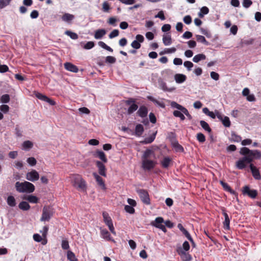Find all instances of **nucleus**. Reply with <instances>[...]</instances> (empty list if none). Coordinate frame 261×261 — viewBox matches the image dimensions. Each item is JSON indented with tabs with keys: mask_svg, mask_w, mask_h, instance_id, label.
<instances>
[{
	"mask_svg": "<svg viewBox=\"0 0 261 261\" xmlns=\"http://www.w3.org/2000/svg\"><path fill=\"white\" fill-rule=\"evenodd\" d=\"M230 140L233 142H239L241 141L242 138L234 132H232Z\"/></svg>",
	"mask_w": 261,
	"mask_h": 261,
	"instance_id": "36",
	"label": "nucleus"
},
{
	"mask_svg": "<svg viewBox=\"0 0 261 261\" xmlns=\"http://www.w3.org/2000/svg\"><path fill=\"white\" fill-rule=\"evenodd\" d=\"M18 207L20 209L23 211H28L30 208V205L26 201H22L21 202L19 205Z\"/></svg>",
	"mask_w": 261,
	"mask_h": 261,
	"instance_id": "28",
	"label": "nucleus"
},
{
	"mask_svg": "<svg viewBox=\"0 0 261 261\" xmlns=\"http://www.w3.org/2000/svg\"><path fill=\"white\" fill-rule=\"evenodd\" d=\"M164 219L162 217H159L156 218L155 220L151 223V224L152 226L156 227L158 225H160L164 223Z\"/></svg>",
	"mask_w": 261,
	"mask_h": 261,
	"instance_id": "34",
	"label": "nucleus"
},
{
	"mask_svg": "<svg viewBox=\"0 0 261 261\" xmlns=\"http://www.w3.org/2000/svg\"><path fill=\"white\" fill-rule=\"evenodd\" d=\"M240 153L241 155H247L252 160V162L254 159H259L261 158V152L258 150H250L246 147L241 148Z\"/></svg>",
	"mask_w": 261,
	"mask_h": 261,
	"instance_id": "3",
	"label": "nucleus"
},
{
	"mask_svg": "<svg viewBox=\"0 0 261 261\" xmlns=\"http://www.w3.org/2000/svg\"><path fill=\"white\" fill-rule=\"evenodd\" d=\"M94 42L93 41H89L84 45L83 48L85 49H90L94 46Z\"/></svg>",
	"mask_w": 261,
	"mask_h": 261,
	"instance_id": "47",
	"label": "nucleus"
},
{
	"mask_svg": "<svg viewBox=\"0 0 261 261\" xmlns=\"http://www.w3.org/2000/svg\"><path fill=\"white\" fill-rule=\"evenodd\" d=\"M200 124L201 126L206 132H207L208 133H211L212 132V129L209 126L208 124L205 122L204 120H201L200 121Z\"/></svg>",
	"mask_w": 261,
	"mask_h": 261,
	"instance_id": "25",
	"label": "nucleus"
},
{
	"mask_svg": "<svg viewBox=\"0 0 261 261\" xmlns=\"http://www.w3.org/2000/svg\"><path fill=\"white\" fill-rule=\"evenodd\" d=\"M144 132V128L142 124H137L135 128V133L137 136H140Z\"/></svg>",
	"mask_w": 261,
	"mask_h": 261,
	"instance_id": "27",
	"label": "nucleus"
},
{
	"mask_svg": "<svg viewBox=\"0 0 261 261\" xmlns=\"http://www.w3.org/2000/svg\"><path fill=\"white\" fill-rule=\"evenodd\" d=\"M96 156L98 157L102 162L105 163L107 162V159L103 151L100 150L97 151Z\"/></svg>",
	"mask_w": 261,
	"mask_h": 261,
	"instance_id": "33",
	"label": "nucleus"
},
{
	"mask_svg": "<svg viewBox=\"0 0 261 261\" xmlns=\"http://www.w3.org/2000/svg\"><path fill=\"white\" fill-rule=\"evenodd\" d=\"M252 4L251 0H244L243 2V6L246 8H249Z\"/></svg>",
	"mask_w": 261,
	"mask_h": 261,
	"instance_id": "60",
	"label": "nucleus"
},
{
	"mask_svg": "<svg viewBox=\"0 0 261 261\" xmlns=\"http://www.w3.org/2000/svg\"><path fill=\"white\" fill-rule=\"evenodd\" d=\"M64 67L66 70L74 73H76L79 71L78 68L75 65L69 62L64 64Z\"/></svg>",
	"mask_w": 261,
	"mask_h": 261,
	"instance_id": "14",
	"label": "nucleus"
},
{
	"mask_svg": "<svg viewBox=\"0 0 261 261\" xmlns=\"http://www.w3.org/2000/svg\"><path fill=\"white\" fill-rule=\"evenodd\" d=\"M170 105H171V107H172L173 108H176V109L179 110V111H180L181 112L185 108V107H184L181 105H179L178 103H177V102H176L175 101H171L170 103Z\"/></svg>",
	"mask_w": 261,
	"mask_h": 261,
	"instance_id": "41",
	"label": "nucleus"
},
{
	"mask_svg": "<svg viewBox=\"0 0 261 261\" xmlns=\"http://www.w3.org/2000/svg\"><path fill=\"white\" fill-rule=\"evenodd\" d=\"M26 199L28 200L30 202L33 203H36L38 202V198L34 195H29L27 198Z\"/></svg>",
	"mask_w": 261,
	"mask_h": 261,
	"instance_id": "43",
	"label": "nucleus"
},
{
	"mask_svg": "<svg viewBox=\"0 0 261 261\" xmlns=\"http://www.w3.org/2000/svg\"><path fill=\"white\" fill-rule=\"evenodd\" d=\"M200 31L202 34L205 35L207 38H211L212 37L211 33L206 29L203 28H200Z\"/></svg>",
	"mask_w": 261,
	"mask_h": 261,
	"instance_id": "52",
	"label": "nucleus"
},
{
	"mask_svg": "<svg viewBox=\"0 0 261 261\" xmlns=\"http://www.w3.org/2000/svg\"><path fill=\"white\" fill-rule=\"evenodd\" d=\"M0 109L3 112L6 113L9 110V107L6 105H3L1 106Z\"/></svg>",
	"mask_w": 261,
	"mask_h": 261,
	"instance_id": "64",
	"label": "nucleus"
},
{
	"mask_svg": "<svg viewBox=\"0 0 261 261\" xmlns=\"http://www.w3.org/2000/svg\"><path fill=\"white\" fill-rule=\"evenodd\" d=\"M61 245L62 249L64 250L68 249L69 248L68 242L67 240H63Z\"/></svg>",
	"mask_w": 261,
	"mask_h": 261,
	"instance_id": "61",
	"label": "nucleus"
},
{
	"mask_svg": "<svg viewBox=\"0 0 261 261\" xmlns=\"http://www.w3.org/2000/svg\"><path fill=\"white\" fill-rule=\"evenodd\" d=\"M11 0H0V9L9 5Z\"/></svg>",
	"mask_w": 261,
	"mask_h": 261,
	"instance_id": "46",
	"label": "nucleus"
},
{
	"mask_svg": "<svg viewBox=\"0 0 261 261\" xmlns=\"http://www.w3.org/2000/svg\"><path fill=\"white\" fill-rule=\"evenodd\" d=\"M119 31L118 30H114L111 33L109 34V37L110 38L112 39L114 37H116L119 35Z\"/></svg>",
	"mask_w": 261,
	"mask_h": 261,
	"instance_id": "57",
	"label": "nucleus"
},
{
	"mask_svg": "<svg viewBox=\"0 0 261 261\" xmlns=\"http://www.w3.org/2000/svg\"><path fill=\"white\" fill-rule=\"evenodd\" d=\"M100 232L101 235L103 239H106L108 241L112 240L110 234L107 230L102 229Z\"/></svg>",
	"mask_w": 261,
	"mask_h": 261,
	"instance_id": "31",
	"label": "nucleus"
},
{
	"mask_svg": "<svg viewBox=\"0 0 261 261\" xmlns=\"http://www.w3.org/2000/svg\"><path fill=\"white\" fill-rule=\"evenodd\" d=\"M131 46L133 48L137 49L141 47V44L139 42H138V41L135 40L132 42Z\"/></svg>",
	"mask_w": 261,
	"mask_h": 261,
	"instance_id": "51",
	"label": "nucleus"
},
{
	"mask_svg": "<svg viewBox=\"0 0 261 261\" xmlns=\"http://www.w3.org/2000/svg\"><path fill=\"white\" fill-rule=\"evenodd\" d=\"M250 168L251 170V171L252 172V175L253 177L255 179H260L261 176L260 174V173L259 172V170L256 168V167H255L253 164H250Z\"/></svg>",
	"mask_w": 261,
	"mask_h": 261,
	"instance_id": "12",
	"label": "nucleus"
},
{
	"mask_svg": "<svg viewBox=\"0 0 261 261\" xmlns=\"http://www.w3.org/2000/svg\"><path fill=\"white\" fill-rule=\"evenodd\" d=\"M124 210L125 211L129 214H134L135 213V209L133 206L130 205H126L124 207Z\"/></svg>",
	"mask_w": 261,
	"mask_h": 261,
	"instance_id": "53",
	"label": "nucleus"
},
{
	"mask_svg": "<svg viewBox=\"0 0 261 261\" xmlns=\"http://www.w3.org/2000/svg\"><path fill=\"white\" fill-rule=\"evenodd\" d=\"M125 104L128 106L127 113L128 115H130L135 112L138 108V105L136 103V101L133 98H129L125 101Z\"/></svg>",
	"mask_w": 261,
	"mask_h": 261,
	"instance_id": "6",
	"label": "nucleus"
},
{
	"mask_svg": "<svg viewBox=\"0 0 261 261\" xmlns=\"http://www.w3.org/2000/svg\"><path fill=\"white\" fill-rule=\"evenodd\" d=\"M216 115L217 117L222 121L224 126L227 127L230 126V121L228 117L223 116L218 111L216 112Z\"/></svg>",
	"mask_w": 261,
	"mask_h": 261,
	"instance_id": "11",
	"label": "nucleus"
},
{
	"mask_svg": "<svg viewBox=\"0 0 261 261\" xmlns=\"http://www.w3.org/2000/svg\"><path fill=\"white\" fill-rule=\"evenodd\" d=\"M173 114L175 117L180 118L181 120L183 121L185 119V116L184 115V114L182 113V112L180 111H177V110L174 111L173 112Z\"/></svg>",
	"mask_w": 261,
	"mask_h": 261,
	"instance_id": "42",
	"label": "nucleus"
},
{
	"mask_svg": "<svg viewBox=\"0 0 261 261\" xmlns=\"http://www.w3.org/2000/svg\"><path fill=\"white\" fill-rule=\"evenodd\" d=\"M197 139L199 142L203 143L205 141V137L203 134L199 133L197 134Z\"/></svg>",
	"mask_w": 261,
	"mask_h": 261,
	"instance_id": "48",
	"label": "nucleus"
},
{
	"mask_svg": "<svg viewBox=\"0 0 261 261\" xmlns=\"http://www.w3.org/2000/svg\"><path fill=\"white\" fill-rule=\"evenodd\" d=\"M106 62L111 63V64H114L116 62V59L115 57L112 56H108L106 57Z\"/></svg>",
	"mask_w": 261,
	"mask_h": 261,
	"instance_id": "56",
	"label": "nucleus"
},
{
	"mask_svg": "<svg viewBox=\"0 0 261 261\" xmlns=\"http://www.w3.org/2000/svg\"><path fill=\"white\" fill-rule=\"evenodd\" d=\"M187 77L182 74L177 73L174 75V79L177 83H182L186 80Z\"/></svg>",
	"mask_w": 261,
	"mask_h": 261,
	"instance_id": "18",
	"label": "nucleus"
},
{
	"mask_svg": "<svg viewBox=\"0 0 261 261\" xmlns=\"http://www.w3.org/2000/svg\"><path fill=\"white\" fill-rule=\"evenodd\" d=\"M196 37L197 41L201 42L206 45H208V42L206 40L204 36L197 35L196 36Z\"/></svg>",
	"mask_w": 261,
	"mask_h": 261,
	"instance_id": "40",
	"label": "nucleus"
},
{
	"mask_svg": "<svg viewBox=\"0 0 261 261\" xmlns=\"http://www.w3.org/2000/svg\"><path fill=\"white\" fill-rule=\"evenodd\" d=\"M71 183L74 187L79 191L85 192L86 190V181L79 174L72 175L71 177Z\"/></svg>",
	"mask_w": 261,
	"mask_h": 261,
	"instance_id": "1",
	"label": "nucleus"
},
{
	"mask_svg": "<svg viewBox=\"0 0 261 261\" xmlns=\"http://www.w3.org/2000/svg\"><path fill=\"white\" fill-rule=\"evenodd\" d=\"M27 162L31 166H33L36 164L37 161L33 157H30L28 158Z\"/></svg>",
	"mask_w": 261,
	"mask_h": 261,
	"instance_id": "54",
	"label": "nucleus"
},
{
	"mask_svg": "<svg viewBox=\"0 0 261 261\" xmlns=\"http://www.w3.org/2000/svg\"><path fill=\"white\" fill-rule=\"evenodd\" d=\"M33 146V143L30 141H25L22 143L23 148L25 150H29Z\"/></svg>",
	"mask_w": 261,
	"mask_h": 261,
	"instance_id": "35",
	"label": "nucleus"
},
{
	"mask_svg": "<svg viewBox=\"0 0 261 261\" xmlns=\"http://www.w3.org/2000/svg\"><path fill=\"white\" fill-rule=\"evenodd\" d=\"M163 42L165 45H169L171 44V37L170 35H165L163 36Z\"/></svg>",
	"mask_w": 261,
	"mask_h": 261,
	"instance_id": "30",
	"label": "nucleus"
},
{
	"mask_svg": "<svg viewBox=\"0 0 261 261\" xmlns=\"http://www.w3.org/2000/svg\"><path fill=\"white\" fill-rule=\"evenodd\" d=\"M177 252L179 255H180L182 258L183 260H189L191 259L190 255L187 253L181 247H179L177 249Z\"/></svg>",
	"mask_w": 261,
	"mask_h": 261,
	"instance_id": "13",
	"label": "nucleus"
},
{
	"mask_svg": "<svg viewBox=\"0 0 261 261\" xmlns=\"http://www.w3.org/2000/svg\"><path fill=\"white\" fill-rule=\"evenodd\" d=\"M220 184L221 185V186L223 187V188H224V189L226 191H227L228 192H229L230 193H234V192L231 190V189L230 188V187L228 186V185L223 181H220Z\"/></svg>",
	"mask_w": 261,
	"mask_h": 261,
	"instance_id": "39",
	"label": "nucleus"
},
{
	"mask_svg": "<svg viewBox=\"0 0 261 261\" xmlns=\"http://www.w3.org/2000/svg\"><path fill=\"white\" fill-rule=\"evenodd\" d=\"M137 192L138 194L142 201L145 204L149 205L150 200L148 192L144 189H138Z\"/></svg>",
	"mask_w": 261,
	"mask_h": 261,
	"instance_id": "5",
	"label": "nucleus"
},
{
	"mask_svg": "<svg viewBox=\"0 0 261 261\" xmlns=\"http://www.w3.org/2000/svg\"><path fill=\"white\" fill-rule=\"evenodd\" d=\"M242 193L244 195H247L252 198H255L257 194V192L255 190H251L249 186H245L242 190Z\"/></svg>",
	"mask_w": 261,
	"mask_h": 261,
	"instance_id": "9",
	"label": "nucleus"
},
{
	"mask_svg": "<svg viewBox=\"0 0 261 261\" xmlns=\"http://www.w3.org/2000/svg\"><path fill=\"white\" fill-rule=\"evenodd\" d=\"M7 204L11 207H14L16 205V200L14 196H9L7 199Z\"/></svg>",
	"mask_w": 261,
	"mask_h": 261,
	"instance_id": "23",
	"label": "nucleus"
},
{
	"mask_svg": "<svg viewBox=\"0 0 261 261\" xmlns=\"http://www.w3.org/2000/svg\"><path fill=\"white\" fill-rule=\"evenodd\" d=\"M183 20L186 24H189L192 22V18L190 15H186L184 17Z\"/></svg>",
	"mask_w": 261,
	"mask_h": 261,
	"instance_id": "59",
	"label": "nucleus"
},
{
	"mask_svg": "<svg viewBox=\"0 0 261 261\" xmlns=\"http://www.w3.org/2000/svg\"><path fill=\"white\" fill-rule=\"evenodd\" d=\"M110 9V7L107 2H104L102 4V10L103 12H107Z\"/></svg>",
	"mask_w": 261,
	"mask_h": 261,
	"instance_id": "55",
	"label": "nucleus"
},
{
	"mask_svg": "<svg viewBox=\"0 0 261 261\" xmlns=\"http://www.w3.org/2000/svg\"><path fill=\"white\" fill-rule=\"evenodd\" d=\"M102 216L104 221L107 225L113 223L111 218L109 217V214L107 213L103 212Z\"/></svg>",
	"mask_w": 261,
	"mask_h": 261,
	"instance_id": "32",
	"label": "nucleus"
},
{
	"mask_svg": "<svg viewBox=\"0 0 261 261\" xmlns=\"http://www.w3.org/2000/svg\"><path fill=\"white\" fill-rule=\"evenodd\" d=\"M206 59V56L203 54H199L195 56L193 58V61L195 63H198L201 60H204Z\"/></svg>",
	"mask_w": 261,
	"mask_h": 261,
	"instance_id": "24",
	"label": "nucleus"
},
{
	"mask_svg": "<svg viewBox=\"0 0 261 261\" xmlns=\"http://www.w3.org/2000/svg\"><path fill=\"white\" fill-rule=\"evenodd\" d=\"M36 96L39 99L45 101L47 96L40 93H36Z\"/></svg>",
	"mask_w": 261,
	"mask_h": 261,
	"instance_id": "63",
	"label": "nucleus"
},
{
	"mask_svg": "<svg viewBox=\"0 0 261 261\" xmlns=\"http://www.w3.org/2000/svg\"><path fill=\"white\" fill-rule=\"evenodd\" d=\"M137 113L141 117H145L148 113L147 108L144 106H142L139 108Z\"/></svg>",
	"mask_w": 261,
	"mask_h": 261,
	"instance_id": "16",
	"label": "nucleus"
},
{
	"mask_svg": "<svg viewBox=\"0 0 261 261\" xmlns=\"http://www.w3.org/2000/svg\"><path fill=\"white\" fill-rule=\"evenodd\" d=\"M65 34L69 36L72 39H77L78 38V35L77 34L72 32L70 31H66Z\"/></svg>",
	"mask_w": 261,
	"mask_h": 261,
	"instance_id": "45",
	"label": "nucleus"
},
{
	"mask_svg": "<svg viewBox=\"0 0 261 261\" xmlns=\"http://www.w3.org/2000/svg\"><path fill=\"white\" fill-rule=\"evenodd\" d=\"M151 155H153V156H154V153L153 151H152L151 149H147L144 152V154L142 156V160L149 159Z\"/></svg>",
	"mask_w": 261,
	"mask_h": 261,
	"instance_id": "21",
	"label": "nucleus"
},
{
	"mask_svg": "<svg viewBox=\"0 0 261 261\" xmlns=\"http://www.w3.org/2000/svg\"><path fill=\"white\" fill-rule=\"evenodd\" d=\"M147 98L150 100V101H152L153 103H154L155 105L159 106V107L164 108L165 107V105L163 101H161L159 100H158L155 98H154L153 97L149 96L147 97Z\"/></svg>",
	"mask_w": 261,
	"mask_h": 261,
	"instance_id": "20",
	"label": "nucleus"
},
{
	"mask_svg": "<svg viewBox=\"0 0 261 261\" xmlns=\"http://www.w3.org/2000/svg\"><path fill=\"white\" fill-rule=\"evenodd\" d=\"M106 31L105 29H98L95 32L94 38L96 39H101L105 34Z\"/></svg>",
	"mask_w": 261,
	"mask_h": 261,
	"instance_id": "19",
	"label": "nucleus"
},
{
	"mask_svg": "<svg viewBox=\"0 0 261 261\" xmlns=\"http://www.w3.org/2000/svg\"><path fill=\"white\" fill-rule=\"evenodd\" d=\"M184 65L186 67L188 71L191 70L192 68L193 67V64L190 61H185L184 63Z\"/></svg>",
	"mask_w": 261,
	"mask_h": 261,
	"instance_id": "50",
	"label": "nucleus"
},
{
	"mask_svg": "<svg viewBox=\"0 0 261 261\" xmlns=\"http://www.w3.org/2000/svg\"><path fill=\"white\" fill-rule=\"evenodd\" d=\"M208 8L205 6H204L200 9V12L198 13V15L200 18H203L204 15L208 14Z\"/></svg>",
	"mask_w": 261,
	"mask_h": 261,
	"instance_id": "26",
	"label": "nucleus"
},
{
	"mask_svg": "<svg viewBox=\"0 0 261 261\" xmlns=\"http://www.w3.org/2000/svg\"><path fill=\"white\" fill-rule=\"evenodd\" d=\"M156 164V162L155 161L149 159L142 160V167L145 170H150L153 169Z\"/></svg>",
	"mask_w": 261,
	"mask_h": 261,
	"instance_id": "8",
	"label": "nucleus"
},
{
	"mask_svg": "<svg viewBox=\"0 0 261 261\" xmlns=\"http://www.w3.org/2000/svg\"><path fill=\"white\" fill-rule=\"evenodd\" d=\"M93 175L99 186H100L102 189L105 190L106 186L102 178L96 173H93Z\"/></svg>",
	"mask_w": 261,
	"mask_h": 261,
	"instance_id": "17",
	"label": "nucleus"
},
{
	"mask_svg": "<svg viewBox=\"0 0 261 261\" xmlns=\"http://www.w3.org/2000/svg\"><path fill=\"white\" fill-rule=\"evenodd\" d=\"M53 209L49 206H44L42 210V214L40 219L41 221H48L53 216Z\"/></svg>",
	"mask_w": 261,
	"mask_h": 261,
	"instance_id": "4",
	"label": "nucleus"
},
{
	"mask_svg": "<svg viewBox=\"0 0 261 261\" xmlns=\"http://www.w3.org/2000/svg\"><path fill=\"white\" fill-rule=\"evenodd\" d=\"M230 223V219H225L224 221L223 222L224 228L226 230H228L230 228L229 227Z\"/></svg>",
	"mask_w": 261,
	"mask_h": 261,
	"instance_id": "58",
	"label": "nucleus"
},
{
	"mask_svg": "<svg viewBox=\"0 0 261 261\" xmlns=\"http://www.w3.org/2000/svg\"><path fill=\"white\" fill-rule=\"evenodd\" d=\"M1 100L3 103H8L10 101V96L8 94H6L2 96Z\"/></svg>",
	"mask_w": 261,
	"mask_h": 261,
	"instance_id": "49",
	"label": "nucleus"
},
{
	"mask_svg": "<svg viewBox=\"0 0 261 261\" xmlns=\"http://www.w3.org/2000/svg\"><path fill=\"white\" fill-rule=\"evenodd\" d=\"M74 18V16L69 13H65L62 16V19L64 21H69Z\"/></svg>",
	"mask_w": 261,
	"mask_h": 261,
	"instance_id": "38",
	"label": "nucleus"
},
{
	"mask_svg": "<svg viewBox=\"0 0 261 261\" xmlns=\"http://www.w3.org/2000/svg\"><path fill=\"white\" fill-rule=\"evenodd\" d=\"M156 134V132L153 133L151 136L146 138L142 143L143 144H149L152 143L155 139Z\"/></svg>",
	"mask_w": 261,
	"mask_h": 261,
	"instance_id": "29",
	"label": "nucleus"
},
{
	"mask_svg": "<svg viewBox=\"0 0 261 261\" xmlns=\"http://www.w3.org/2000/svg\"><path fill=\"white\" fill-rule=\"evenodd\" d=\"M244 156L236 162V167L238 169L242 170L244 169L246 166V163H250L252 162V160L249 158L247 155H244Z\"/></svg>",
	"mask_w": 261,
	"mask_h": 261,
	"instance_id": "7",
	"label": "nucleus"
},
{
	"mask_svg": "<svg viewBox=\"0 0 261 261\" xmlns=\"http://www.w3.org/2000/svg\"><path fill=\"white\" fill-rule=\"evenodd\" d=\"M67 259L70 261H77L74 253L71 251H68L67 254Z\"/></svg>",
	"mask_w": 261,
	"mask_h": 261,
	"instance_id": "37",
	"label": "nucleus"
},
{
	"mask_svg": "<svg viewBox=\"0 0 261 261\" xmlns=\"http://www.w3.org/2000/svg\"><path fill=\"white\" fill-rule=\"evenodd\" d=\"M96 164L98 168L99 173L102 176H106V167L100 161H97Z\"/></svg>",
	"mask_w": 261,
	"mask_h": 261,
	"instance_id": "15",
	"label": "nucleus"
},
{
	"mask_svg": "<svg viewBox=\"0 0 261 261\" xmlns=\"http://www.w3.org/2000/svg\"><path fill=\"white\" fill-rule=\"evenodd\" d=\"M210 74L211 78L213 79V80L215 81H217L219 80V75L218 73L214 71H212Z\"/></svg>",
	"mask_w": 261,
	"mask_h": 261,
	"instance_id": "62",
	"label": "nucleus"
},
{
	"mask_svg": "<svg viewBox=\"0 0 261 261\" xmlns=\"http://www.w3.org/2000/svg\"><path fill=\"white\" fill-rule=\"evenodd\" d=\"M171 162V160L170 158L165 157L161 161V164L163 168H167L169 166Z\"/></svg>",
	"mask_w": 261,
	"mask_h": 261,
	"instance_id": "22",
	"label": "nucleus"
},
{
	"mask_svg": "<svg viewBox=\"0 0 261 261\" xmlns=\"http://www.w3.org/2000/svg\"><path fill=\"white\" fill-rule=\"evenodd\" d=\"M172 145L176 151H184V148L178 142H174L172 143Z\"/></svg>",
	"mask_w": 261,
	"mask_h": 261,
	"instance_id": "44",
	"label": "nucleus"
},
{
	"mask_svg": "<svg viewBox=\"0 0 261 261\" xmlns=\"http://www.w3.org/2000/svg\"><path fill=\"white\" fill-rule=\"evenodd\" d=\"M26 178L30 181H35L39 178V173L35 170H32L26 175Z\"/></svg>",
	"mask_w": 261,
	"mask_h": 261,
	"instance_id": "10",
	"label": "nucleus"
},
{
	"mask_svg": "<svg viewBox=\"0 0 261 261\" xmlns=\"http://www.w3.org/2000/svg\"><path fill=\"white\" fill-rule=\"evenodd\" d=\"M16 190L19 193H32L35 190V187L33 184L29 182L24 181L20 182L17 181L15 184Z\"/></svg>",
	"mask_w": 261,
	"mask_h": 261,
	"instance_id": "2",
	"label": "nucleus"
}]
</instances>
